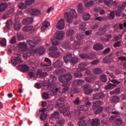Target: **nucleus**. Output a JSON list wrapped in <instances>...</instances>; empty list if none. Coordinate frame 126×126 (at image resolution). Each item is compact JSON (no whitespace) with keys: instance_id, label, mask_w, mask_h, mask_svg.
Instances as JSON below:
<instances>
[{"instance_id":"obj_1","label":"nucleus","mask_w":126,"mask_h":126,"mask_svg":"<svg viewBox=\"0 0 126 126\" xmlns=\"http://www.w3.org/2000/svg\"><path fill=\"white\" fill-rule=\"evenodd\" d=\"M57 78L53 75H50L48 78L47 83L49 84L48 88L52 90V93H53L52 95L57 94H59V95L61 94V89L57 87L59 84L57 82Z\"/></svg>"},{"instance_id":"obj_2","label":"nucleus","mask_w":126,"mask_h":126,"mask_svg":"<svg viewBox=\"0 0 126 126\" xmlns=\"http://www.w3.org/2000/svg\"><path fill=\"white\" fill-rule=\"evenodd\" d=\"M66 104V103H65L64 98H59L56 103L57 107L60 108V110L61 111L62 113H63L64 115L69 117L70 115L69 107V106L65 107Z\"/></svg>"},{"instance_id":"obj_3","label":"nucleus","mask_w":126,"mask_h":126,"mask_svg":"<svg viewBox=\"0 0 126 126\" xmlns=\"http://www.w3.org/2000/svg\"><path fill=\"white\" fill-rule=\"evenodd\" d=\"M64 17L67 19L68 23L70 24L72 22L73 17H77V13L75 9H71L69 13L66 12L64 14Z\"/></svg>"},{"instance_id":"obj_4","label":"nucleus","mask_w":126,"mask_h":126,"mask_svg":"<svg viewBox=\"0 0 126 126\" xmlns=\"http://www.w3.org/2000/svg\"><path fill=\"white\" fill-rule=\"evenodd\" d=\"M72 80V76L70 75V74L67 73L64 75H62L60 76L59 80L60 83H70L71 80Z\"/></svg>"},{"instance_id":"obj_5","label":"nucleus","mask_w":126,"mask_h":126,"mask_svg":"<svg viewBox=\"0 0 126 126\" xmlns=\"http://www.w3.org/2000/svg\"><path fill=\"white\" fill-rule=\"evenodd\" d=\"M111 82L113 84H109L106 86L105 88L106 90H113L114 88L117 87V85H119L121 83V82L115 79H112L111 80Z\"/></svg>"},{"instance_id":"obj_6","label":"nucleus","mask_w":126,"mask_h":126,"mask_svg":"<svg viewBox=\"0 0 126 126\" xmlns=\"http://www.w3.org/2000/svg\"><path fill=\"white\" fill-rule=\"evenodd\" d=\"M40 42V39L38 37H34V41L32 40H28L27 43L29 44L30 48H34L36 44H37L39 42Z\"/></svg>"},{"instance_id":"obj_7","label":"nucleus","mask_w":126,"mask_h":126,"mask_svg":"<svg viewBox=\"0 0 126 126\" xmlns=\"http://www.w3.org/2000/svg\"><path fill=\"white\" fill-rule=\"evenodd\" d=\"M49 90V93H50L49 94H48L47 93H43V94H42V97L43 98L46 100V99H48L49 98V95H51V96H53V95H58V96H61L62 94V93L60 92V94H59L57 93L55 94H53L52 93V90H51V89L48 88Z\"/></svg>"},{"instance_id":"obj_8","label":"nucleus","mask_w":126,"mask_h":126,"mask_svg":"<svg viewBox=\"0 0 126 126\" xmlns=\"http://www.w3.org/2000/svg\"><path fill=\"white\" fill-rule=\"evenodd\" d=\"M105 97V94L103 92L97 93L93 94V98L94 100L103 99Z\"/></svg>"},{"instance_id":"obj_9","label":"nucleus","mask_w":126,"mask_h":126,"mask_svg":"<svg viewBox=\"0 0 126 126\" xmlns=\"http://www.w3.org/2000/svg\"><path fill=\"white\" fill-rule=\"evenodd\" d=\"M83 90L84 91L85 94H89L93 93V90L91 89V87L89 85H84L83 87Z\"/></svg>"},{"instance_id":"obj_10","label":"nucleus","mask_w":126,"mask_h":126,"mask_svg":"<svg viewBox=\"0 0 126 126\" xmlns=\"http://www.w3.org/2000/svg\"><path fill=\"white\" fill-rule=\"evenodd\" d=\"M64 20L63 19L60 20L57 24V28L59 30H63L64 28Z\"/></svg>"},{"instance_id":"obj_11","label":"nucleus","mask_w":126,"mask_h":126,"mask_svg":"<svg viewBox=\"0 0 126 126\" xmlns=\"http://www.w3.org/2000/svg\"><path fill=\"white\" fill-rule=\"evenodd\" d=\"M13 25V21L12 20H8L6 22V27H4V31L7 32L8 30H9Z\"/></svg>"},{"instance_id":"obj_12","label":"nucleus","mask_w":126,"mask_h":126,"mask_svg":"<svg viewBox=\"0 0 126 126\" xmlns=\"http://www.w3.org/2000/svg\"><path fill=\"white\" fill-rule=\"evenodd\" d=\"M63 36H64V33H63V32L62 31L57 32H56L55 34V38L58 40H61L63 39Z\"/></svg>"},{"instance_id":"obj_13","label":"nucleus","mask_w":126,"mask_h":126,"mask_svg":"<svg viewBox=\"0 0 126 126\" xmlns=\"http://www.w3.org/2000/svg\"><path fill=\"white\" fill-rule=\"evenodd\" d=\"M36 74L41 78L46 77L48 75L46 72L43 71L40 69H37Z\"/></svg>"},{"instance_id":"obj_14","label":"nucleus","mask_w":126,"mask_h":126,"mask_svg":"<svg viewBox=\"0 0 126 126\" xmlns=\"http://www.w3.org/2000/svg\"><path fill=\"white\" fill-rule=\"evenodd\" d=\"M85 116H82L81 117H80V121L79 122H78L77 124L79 126H89V125H87V124H86L85 120H84L85 119Z\"/></svg>"},{"instance_id":"obj_15","label":"nucleus","mask_w":126,"mask_h":126,"mask_svg":"<svg viewBox=\"0 0 126 126\" xmlns=\"http://www.w3.org/2000/svg\"><path fill=\"white\" fill-rule=\"evenodd\" d=\"M93 48L96 51H99L104 49V46L102 44L97 43L94 45Z\"/></svg>"},{"instance_id":"obj_16","label":"nucleus","mask_w":126,"mask_h":126,"mask_svg":"<svg viewBox=\"0 0 126 126\" xmlns=\"http://www.w3.org/2000/svg\"><path fill=\"white\" fill-rule=\"evenodd\" d=\"M72 58V55L71 53H67L63 56V61L66 63H68Z\"/></svg>"},{"instance_id":"obj_17","label":"nucleus","mask_w":126,"mask_h":126,"mask_svg":"<svg viewBox=\"0 0 126 126\" xmlns=\"http://www.w3.org/2000/svg\"><path fill=\"white\" fill-rule=\"evenodd\" d=\"M32 21L33 18H27L22 21V24L23 25H30L32 23Z\"/></svg>"},{"instance_id":"obj_18","label":"nucleus","mask_w":126,"mask_h":126,"mask_svg":"<svg viewBox=\"0 0 126 126\" xmlns=\"http://www.w3.org/2000/svg\"><path fill=\"white\" fill-rule=\"evenodd\" d=\"M53 66L55 68H60L63 66V62L59 60H57V61L54 63Z\"/></svg>"},{"instance_id":"obj_19","label":"nucleus","mask_w":126,"mask_h":126,"mask_svg":"<svg viewBox=\"0 0 126 126\" xmlns=\"http://www.w3.org/2000/svg\"><path fill=\"white\" fill-rule=\"evenodd\" d=\"M49 56L51 58H55L56 59H57L61 56V53L60 52H51L49 53Z\"/></svg>"},{"instance_id":"obj_20","label":"nucleus","mask_w":126,"mask_h":126,"mask_svg":"<svg viewBox=\"0 0 126 126\" xmlns=\"http://www.w3.org/2000/svg\"><path fill=\"white\" fill-rule=\"evenodd\" d=\"M70 84L71 82H66L62 84V87H63V88L62 89V91L63 93H65L68 90V86L70 85Z\"/></svg>"},{"instance_id":"obj_21","label":"nucleus","mask_w":126,"mask_h":126,"mask_svg":"<svg viewBox=\"0 0 126 126\" xmlns=\"http://www.w3.org/2000/svg\"><path fill=\"white\" fill-rule=\"evenodd\" d=\"M80 57L82 59H93V54H90V55H88L87 54H84L80 55Z\"/></svg>"},{"instance_id":"obj_22","label":"nucleus","mask_w":126,"mask_h":126,"mask_svg":"<svg viewBox=\"0 0 126 126\" xmlns=\"http://www.w3.org/2000/svg\"><path fill=\"white\" fill-rule=\"evenodd\" d=\"M8 4L6 3H2L0 4V12H3L7 8Z\"/></svg>"},{"instance_id":"obj_23","label":"nucleus","mask_w":126,"mask_h":126,"mask_svg":"<svg viewBox=\"0 0 126 126\" xmlns=\"http://www.w3.org/2000/svg\"><path fill=\"white\" fill-rule=\"evenodd\" d=\"M40 66L41 67L43 68V69H44L45 71H49V70L50 69L51 64H47L44 63H41L40 64Z\"/></svg>"},{"instance_id":"obj_24","label":"nucleus","mask_w":126,"mask_h":126,"mask_svg":"<svg viewBox=\"0 0 126 126\" xmlns=\"http://www.w3.org/2000/svg\"><path fill=\"white\" fill-rule=\"evenodd\" d=\"M18 47L22 49L21 51H25L27 49V44L25 42H19Z\"/></svg>"},{"instance_id":"obj_25","label":"nucleus","mask_w":126,"mask_h":126,"mask_svg":"<svg viewBox=\"0 0 126 126\" xmlns=\"http://www.w3.org/2000/svg\"><path fill=\"white\" fill-rule=\"evenodd\" d=\"M13 27L15 31L20 30V29L22 28V24H21V23L18 21H16L14 24H13Z\"/></svg>"},{"instance_id":"obj_26","label":"nucleus","mask_w":126,"mask_h":126,"mask_svg":"<svg viewBox=\"0 0 126 126\" xmlns=\"http://www.w3.org/2000/svg\"><path fill=\"white\" fill-rule=\"evenodd\" d=\"M40 14V11L37 9H32L31 10V16H35Z\"/></svg>"},{"instance_id":"obj_27","label":"nucleus","mask_w":126,"mask_h":126,"mask_svg":"<svg viewBox=\"0 0 126 126\" xmlns=\"http://www.w3.org/2000/svg\"><path fill=\"white\" fill-rule=\"evenodd\" d=\"M34 51L39 55H43L45 53V49L44 47H40L39 48H36Z\"/></svg>"},{"instance_id":"obj_28","label":"nucleus","mask_w":126,"mask_h":126,"mask_svg":"<svg viewBox=\"0 0 126 126\" xmlns=\"http://www.w3.org/2000/svg\"><path fill=\"white\" fill-rule=\"evenodd\" d=\"M100 120L97 119H92L91 122L92 126H98L99 125Z\"/></svg>"},{"instance_id":"obj_29","label":"nucleus","mask_w":126,"mask_h":126,"mask_svg":"<svg viewBox=\"0 0 126 126\" xmlns=\"http://www.w3.org/2000/svg\"><path fill=\"white\" fill-rule=\"evenodd\" d=\"M14 62L13 63V65H14V66H16L17 64H18L19 63H22V60H21L20 58L19 57L14 58Z\"/></svg>"},{"instance_id":"obj_30","label":"nucleus","mask_w":126,"mask_h":126,"mask_svg":"<svg viewBox=\"0 0 126 126\" xmlns=\"http://www.w3.org/2000/svg\"><path fill=\"white\" fill-rule=\"evenodd\" d=\"M120 97L118 96H113L110 97V101L112 103H115L119 102Z\"/></svg>"},{"instance_id":"obj_31","label":"nucleus","mask_w":126,"mask_h":126,"mask_svg":"<svg viewBox=\"0 0 126 126\" xmlns=\"http://www.w3.org/2000/svg\"><path fill=\"white\" fill-rule=\"evenodd\" d=\"M93 105V109H95L96 108L99 107V106L100 107V106L102 105V102L100 100H97L94 102Z\"/></svg>"},{"instance_id":"obj_32","label":"nucleus","mask_w":126,"mask_h":126,"mask_svg":"<svg viewBox=\"0 0 126 126\" xmlns=\"http://www.w3.org/2000/svg\"><path fill=\"white\" fill-rule=\"evenodd\" d=\"M87 66V64L85 62H82L79 64V68L81 71H83L85 70V67Z\"/></svg>"},{"instance_id":"obj_33","label":"nucleus","mask_w":126,"mask_h":126,"mask_svg":"<svg viewBox=\"0 0 126 126\" xmlns=\"http://www.w3.org/2000/svg\"><path fill=\"white\" fill-rule=\"evenodd\" d=\"M93 72L95 74H101L103 73V71L101 68H95L93 69Z\"/></svg>"},{"instance_id":"obj_34","label":"nucleus","mask_w":126,"mask_h":126,"mask_svg":"<svg viewBox=\"0 0 126 126\" xmlns=\"http://www.w3.org/2000/svg\"><path fill=\"white\" fill-rule=\"evenodd\" d=\"M104 63H110L111 62V58L110 56H106L105 58L102 60Z\"/></svg>"},{"instance_id":"obj_35","label":"nucleus","mask_w":126,"mask_h":126,"mask_svg":"<svg viewBox=\"0 0 126 126\" xmlns=\"http://www.w3.org/2000/svg\"><path fill=\"white\" fill-rule=\"evenodd\" d=\"M111 114H114V116H112L110 117V120H113L115 119L116 117H119L120 116L119 113L118 111H112Z\"/></svg>"},{"instance_id":"obj_36","label":"nucleus","mask_w":126,"mask_h":126,"mask_svg":"<svg viewBox=\"0 0 126 126\" xmlns=\"http://www.w3.org/2000/svg\"><path fill=\"white\" fill-rule=\"evenodd\" d=\"M51 118L59 119L60 118V115L58 111L54 112L53 114L51 115Z\"/></svg>"},{"instance_id":"obj_37","label":"nucleus","mask_w":126,"mask_h":126,"mask_svg":"<svg viewBox=\"0 0 126 126\" xmlns=\"http://www.w3.org/2000/svg\"><path fill=\"white\" fill-rule=\"evenodd\" d=\"M78 109L81 111H86L89 110V107L86 105H80L79 107H78Z\"/></svg>"},{"instance_id":"obj_38","label":"nucleus","mask_w":126,"mask_h":126,"mask_svg":"<svg viewBox=\"0 0 126 126\" xmlns=\"http://www.w3.org/2000/svg\"><path fill=\"white\" fill-rule=\"evenodd\" d=\"M22 71L24 72L28 71L29 69V67L27 64L21 65H20Z\"/></svg>"},{"instance_id":"obj_39","label":"nucleus","mask_w":126,"mask_h":126,"mask_svg":"<svg viewBox=\"0 0 126 126\" xmlns=\"http://www.w3.org/2000/svg\"><path fill=\"white\" fill-rule=\"evenodd\" d=\"M83 18L84 21H88L91 18V15L89 13H85L83 16Z\"/></svg>"},{"instance_id":"obj_40","label":"nucleus","mask_w":126,"mask_h":126,"mask_svg":"<svg viewBox=\"0 0 126 126\" xmlns=\"http://www.w3.org/2000/svg\"><path fill=\"white\" fill-rule=\"evenodd\" d=\"M100 79L102 83H106L107 81V76L105 74H102L100 76Z\"/></svg>"},{"instance_id":"obj_41","label":"nucleus","mask_w":126,"mask_h":126,"mask_svg":"<svg viewBox=\"0 0 126 126\" xmlns=\"http://www.w3.org/2000/svg\"><path fill=\"white\" fill-rule=\"evenodd\" d=\"M70 92L71 94H77L79 93V90L76 88H72L70 91Z\"/></svg>"},{"instance_id":"obj_42","label":"nucleus","mask_w":126,"mask_h":126,"mask_svg":"<svg viewBox=\"0 0 126 126\" xmlns=\"http://www.w3.org/2000/svg\"><path fill=\"white\" fill-rule=\"evenodd\" d=\"M114 123L116 124V125L119 126L120 125L123 124V120H122L120 118H117L114 120Z\"/></svg>"},{"instance_id":"obj_43","label":"nucleus","mask_w":126,"mask_h":126,"mask_svg":"<svg viewBox=\"0 0 126 126\" xmlns=\"http://www.w3.org/2000/svg\"><path fill=\"white\" fill-rule=\"evenodd\" d=\"M112 11H113L116 16L118 17H121V14L123 13V11L121 10H113Z\"/></svg>"},{"instance_id":"obj_44","label":"nucleus","mask_w":126,"mask_h":126,"mask_svg":"<svg viewBox=\"0 0 126 126\" xmlns=\"http://www.w3.org/2000/svg\"><path fill=\"white\" fill-rule=\"evenodd\" d=\"M23 32H31L32 30V27L31 26H25L23 28Z\"/></svg>"},{"instance_id":"obj_45","label":"nucleus","mask_w":126,"mask_h":126,"mask_svg":"<svg viewBox=\"0 0 126 126\" xmlns=\"http://www.w3.org/2000/svg\"><path fill=\"white\" fill-rule=\"evenodd\" d=\"M70 63H71L72 64H75V63H77L78 62V58H77V57H73L72 58L70 61H69Z\"/></svg>"},{"instance_id":"obj_46","label":"nucleus","mask_w":126,"mask_h":126,"mask_svg":"<svg viewBox=\"0 0 126 126\" xmlns=\"http://www.w3.org/2000/svg\"><path fill=\"white\" fill-rule=\"evenodd\" d=\"M73 103L75 105H79L81 103V101L79 99V97H77L75 100L73 101Z\"/></svg>"},{"instance_id":"obj_47","label":"nucleus","mask_w":126,"mask_h":126,"mask_svg":"<svg viewBox=\"0 0 126 126\" xmlns=\"http://www.w3.org/2000/svg\"><path fill=\"white\" fill-rule=\"evenodd\" d=\"M47 117V115L44 112L41 113V114H40V120L41 121H45L46 120Z\"/></svg>"},{"instance_id":"obj_48","label":"nucleus","mask_w":126,"mask_h":126,"mask_svg":"<svg viewBox=\"0 0 126 126\" xmlns=\"http://www.w3.org/2000/svg\"><path fill=\"white\" fill-rule=\"evenodd\" d=\"M111 52V48L108 47L105 49L103 51H102V55H107Z\"/></svg>"},{"instance_id":"obj_49","label":"nucleus","mask_w":126,"mask_h":126,"mask_svg":"<svg viewBox=\"0 0 126 126\" xmlns=\"http://www.w3.org/2000/svg\"><path fill=\"white\" fill-rule=\"evenodd\" d=\"M75 34L74 31L72 30H68L67 32L66 33V35L68 36H73Z\"/></svg>"},{"instance_id":"obj_50","label":"nucleus","mask_w":126,"mask_h":126,"mask_svg":"<svg viewBox=\"0 0 126 126\" xmlns=\"http://www.w3.org/2000/svg\"><path fill=\"white\" fill-rule=\"evenodd\" d=\"M76 83H77V85L78 86H81L83 85V83H84L85 81L81 79L79 80H75Z\"/></svg>"},{"instance_id":"obj_51","label":"nucleus","mask_w":126,"mask_h":126,"mask_svg":"<svg viewBox=\"0 0 126 126\" xmlns=\"http://www.w3.org/2000/svg\"><path fill=\"white\" fill-rule=\"evenodd\" d=\"M78 11L79 13H81L84 12V9L83 8L82 4H79L78 6Z\"/></svg>"},{"instance_id":"obj_52","label":"nucleus","mask_w":126,"mask_h":126,"mask_svg":"<svg viewBox=\"0 0 126 126\" xmlns=\"http://www.w3.org/2000/svg\"><path fill=\"white\" fill-rule=\"evenodd\" d=\"M103 109V107L102 106H98L97 108V109H96L95 111V114L96 115H97L98 114H99L100 113H101Z\"/></svg>"},{"instance_id":"obj_53","label":"nucleus","mask_w":126,"mask_h":126,"mask_svg":"<svg viewBox=\"0 0 126 126\" xmlns=\"http://www.w3.org/2000/svg\"><path fill=\"white\" fill-rule=\"evenodd\" d=\"M18 6H19V9H24L25 8H26L27 4L23 2H20V3H19Z\"/></svg>"},{"instance_id":"obj_54","label":"nucleus","mask_w":126,"mask_h":126,"mask_svg":"<svg viewBox=\"0 0 126 126\" xmlns=\"http://www.w3.org/2000/svg\"><path fill=\"white\" fill-rule=\"evenodd\" d=\"M74 75H75V77H77H77L80 78L83 76L82 74L79 70L76 71L75 73H74Z\"/></svg>"},{"instance_id":"obj_55","label":"nucleus","mask_w":126,"mask_h":126,"mask_svg":"<svg viewBox=\"0 0 126 126\" xmlns=\"http://www.w3.org/2000/svg\"><path fill=\"white\" fill-rule=\"evenodd\" d=\"M85 80L89 83H93L94 81V78L86 77Z\"/></svg>"},{"instance_id":"obj_56","label":"nucleus","mask_w":126,"mask_h":126,"mask_svg":"<svg viewBox=\"0 0 126 126\" xmlns=\"http://www.w3.org/2000/svg\"><path fill=\"white\" fill-rule=\"evenodd\" d=\"M35 2V0H26L25 4L27 5H30Z\"/></svg>"},{"instance_id":"obj_57","label":"nucleus","mask_w":126,"mask_h":126,"mask_svg":"<svg viewBox=\"0 0 126 126\" xmlns=\"http://www.w3.org/2000/svg\"><path fill=\"white\" fill-rule=\"evenodd\" d=\"M0 44L2 46H6V39L5 38H3L0 41Z\"/></svg>"},{"instance_id":"obj_58","label":"nucleus","mask_w":126,"mask_h":126,"mask_svg":"<svg viewBox=\"0 0 126 126\" xmlns=\"http://www.w3.org/2000/svg\"><path fill=\"white\" fill-rule=\"evenodd\" d=\"M115 13H114V11H110V14H109V18L110 20H114L115 19Z\"/></svg>"},{"instance_id":"obj_59","label":"nucleus","mask_w":126,"mask_h":126,"mask_svg":"<svg viewBox=\"0 0 126 126\" xmlns=\"http://www.w3.org/2000/svg\"><path fill=\"white\" fill-rule=\"evenodd\" d=\"M14 9L11 8V9H9L7 11V12L5 13V14L12 16V15L14 13Z\"/></svg>"},{"instance_id":"obj_60","label":"nucleus","mask_w":126,"mask_h":126,"mask_svg":"<svg viewBox=\"0 0 126 126\" xmlns=\"http://www.w3.org/2000/svg\"><path fill=\"white\" fill-rule=\"evenodd\" d=\"M126 5L125 4H120L118 7V10H123L125 8Z\"/></svg>"},{"instance_id":"obj_61","label":"nucleus","mask_w":126,"mask_h":126,"mask_svg":"<svg viewBox=\"0 0 126 126\" xmlns=\"http://www.w3.org/2000/svg\"><path fill=\"white\" fill-rule=\"evenodd\" d=\"M9 42L10 44H15L16 43V36H14L12 37H11L10 40L9 41Z\"/></svg>"},{"instance_id":"obj_62","label":"nucleus","mask_w":126,"mask_h":126,"mask_svg":"<svg viewBox=\"0 0 126 126\" xmlns=\"http://www.w3.org/2000/svg\"><path fill=\"white\" fill-rule=\"evenodd\" d=\"M17 39H18L19 41H22L24 39V36H23L22 34H17Z\"/></svg>"},{"instance_id":"obj_63","label":"nucleus","mask_w":126,"mask_h":126,"mask_svg":"<svg viewBox=\"0 0 126 126\" xmlns=\"http://www.w3.org/2000/svg\"><path fill=\"white\" fill-rule=\"evenodd\" d=\"M51 43L54 46L59 45V42L55 39H51Z\"/></svg>"},{"instance_id":"obj_64","label":"nucleus","mask_w":126,"mask_h":126,"mask_svg":"<svg viewBox=\"0 0 126 126\" xmlns=\"http://www.w3.org/2000/svg\"><path fill=\"white\" fill-rule=\"evenodd\" d=\"M120 108L123 110L126 109V101L122 103V105L120 106Z\"/></svg>"}]
</instances>
